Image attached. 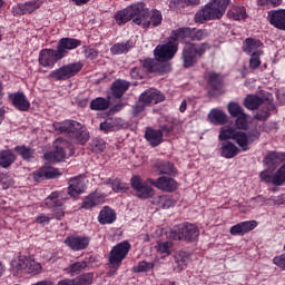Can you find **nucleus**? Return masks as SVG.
I'll list each match as a JSON object with an SVG mask.
<instances>
[{"instance_id":"1","label":"nucleus","mask_w":285,"mask_h":285,"mask_svg":"<svg viewBox=\"0 0 285 285\" xmlns=\"http://www.w3.org/2000/svg\"><path fill=\"white\" fill-rule=\"evenodd\" d=\"M55 130L66 135L73 144L86 146L90 141V132L81 122L76 120H66L63 122H53Z\"/></svg>"},{"instance_id":"2","label":"nucleus","mask_w":285,"mask_h":285,"mask_svg":"<svg viewBox=\"0 0 285 285\" xmlns=\"http://www.w3.org/2000/svg\"><path fill=\"white\" fill-rule=\"evenodd\" d=\"M210 48L212 46L208 42H185L180 56L183 68H195L199 59H203Z\"/></svg>"},{"instance_id":"3","label":"nucleus","mask_w":285,"mask_h":285,"mask_svg":"<svg viewBox=\"0 0 285 285\" xmlns=\"http://www.w3.org/2000/svg\"><path fill=\"white\" fill-rule=\"evenodd\" d=\"M229 4L230 0H213L198 10L194 19L196 23H206V21L222 19L226 14Z\"/></svg>"},{"instance_id":"4","label":"nucleus","mask_w":285,"mask_h":285,"mask_svg":"<svg viewBox=\"0 0 285 285\" xmlns=\"http://www.w3.org/2000/svg\"><path fill=\"white\" fill-rule=\"evenodd\" d=\"M114 17L118 26H124V23H128V21H132L136 26H141L146 17V7L144 3L138 2L116 12Z\"/></svg>"},{"instance_id":"5","label":"nucleus","mask_w":285,"mask_h":285,"mask_svg":"<svg viewBox=\"0 0 285 285\" xmlns=\"http://www.w3.org/2000/svg\"><path fill=\"white\" fill-rule=\"evenodd\" d=\"M169 237L183 242H197L199 227L193 223H183L170 229Z\"/></svg>"},{"instance_id":"6","label":"nucleus","mask_w":285,"mask_h":285,"mask_svg":"<svg viewBox=\"0 0 285 285\" xmlns=\"http://www.w3.org/2000/svg\"><path fill=\"white\" fill-rule=\"evenodd\" d=\"M81 68H83L81 62L69 63L51 71L49 78L55 81H66L75 77L78 72H81Z\"/></svg>"},{"instance_id":"7","label":"nucleus","mask_w":285,"mask_h":285,"mask_svg":"<svg viewBox=\"0 0 285 285\" xmlns=\"http://www.w3.org/2000/svg\"><path fill=\"white\" fill-rule=\"evenodd\" d=\"M131 245L128 240H124L114 246L109 253V264L114 266V268H119L121 263L126 257H128V253H130Z\"/></svg>"},{"instance_id":"8","label":"nucleus","mask_w":285,"mask_h":285,"mask_svg":"<svg viewBox=\"0 0 285 285\" xmlns=\"http://www.w3.org/2000/svg\"><path fill=\"white\" fill-rule=\"evenodd\" d=\"M130 184L131 188L136 190V197L139 199H150V197L155 196V189H153L146 180L141 179V177L134 176Z\"/></svg>"},{"instance_id":"9","label":"nucleus","mask_w":285,"mask_h":285,"mask_svg":"<svg viewBox=\"0 0 285 285\" xmlns=\"http://www.w3.org/2000/svg\"><path fill=\"white\" fill-rule=\"evenodd\" d=\"M177 40L168 41L165 45H158L154 51V55L158 61H169L175 55H177Z\"/></svg>"},{"instance_id":"10","label":"nucleus","mask_w":285,"mask_h":285,"mask_svg":"<svg viewBox=\"0 0 285 285\" xmlns=\"http://www.w3.org/2000/svg\"><path fill=\"white\" fill-rule=\"evenodd\" d=\"M53 155L56 161H63L66 157H72L75 155V148H72V145L68 142V140L58 138L53 142Z\"/></svg>"},{"instance_id":"11","label":"nucleus","mask_w":285,"mask_h":285,"mask_svg":"<svg viewBox=\"0 0 285 285\" xmlns=\"http://www.w3.org/2000/svg\"><path fill=\"white\" fill-rule=\"evenodd\" d=\"M46 206L49 208H53V217L61 220L63 217H66V212H63V198H61L59 191H53L51 193L47 198H46Z\"/></svg>"},{"instance_id":"12","label":"nucleus","mask_w":285,"mask_h":285,"mask_svg":"<svg viewBox=\"0 0 285 285\" xmlns=\"http://www.w3.org/2000/svg\"><path fill=\"white\" fill-rule=\"evenodd\" d=\"M62 56L59 53L58 49H42L39 53V63L43 68H55L58 61H61Z\"/></svg>"},{"instance_id":"13","label":"nucleus","mask_w":285,"mask_h":285,"mask_svg":"<svg viewBox=\"0 0 285 285\" xmlns=\"http://www.w3.org/2000/svg\"><path fill=\"white\" fill-rule=\"evenodd\" d=\"M262 181L273 184V186H284L285 183V164L273 175V171L266 169L259 174Z\"/></svg>"},{"instance_id":"14","label":"nucleus","mask_w":285,"mask_h":285,"mask_svg":"<svg viewBox=\"0 0 285 285\" xmlns=\"http://www.w3.org/2000/svg\"><path fill=\"white\" fill-rule=\"evenodd\" d=\"M173 177L174 176H160L156 180L149 179V183L163 193H175V190L179 188V183H177Z\"/></svg>"},{"instance_id":"15","label":"nucleus","mask_w":285,"mask_h":285,"mask_svg":"<svg viewBox=\"0 0 285 285\" xmlns=\"http://www.w3.org/2000/svg\"><path fill=\"white\" fill-rule=\"evenodd\" d=\"M68 195L72 197V199H78L79 195H83L86 193V180L82 176H76L68 181Z\"/></svg>"},{"instance_id":"16","label":"nucleus","mask_w":285,"mask_h":285,"mask_svg":"<svg viewBox=\"0 0 285 285\" xmlns=\"http://www.w3.org/2000/svg\"><path fill=\"white\" fill-rule=\"evenodd\" d=\"M66 246L71 250L79 252L86 250L88 246H90V237L89 236H68L65 239Z\"/></svg>"},{"instance_id":"17","label":"nucleus","mask_w":285,"mask_h":285,"mask_svg":"<svg viewBox=\"0 0 285 285\" xmlns=\"http://www.w3.org/2000/svg\"><path fill=\"white\" fill-rule=\"evenodd\" d=\"M9 99L12 106L20 112H28L30 110V100H28L26 94L21 91L9 94Z\"/></svg>"},{"instance_id":"18","label":"nucleus","mask_w":285,"mask_h":285,"mask_svg":"<svg viewBox=\"0 0 285 285\" xmlns=\"http://www.w3.org/2000/svg\"><path fill=\"white\" fill-rule=\"evenodd\" d=\"M145 17L142 18V22L140 26L142 28H150L153 26L154 28H157V26H161V21L164 20V17L161 16V11L159 10H151L148 11V9L145 8Z\"/></svg>"},{"instance_id":"19","label":"nucleus","mask_w":285,"mask_h":285,"mask_svg":"<svg viewBox=\"0 0 285 285\" xmlns=\"http://www.w3.org/2000/svg\"><path fill=\"white\" fill-rule=\"evenodd\" d=\"M81 46V40H77L75 38H61L58 42L57 50L60 53V57H66L68 55V50H75Z\"/></svg>"},{"instance_id":"20","label":"nucleus","mask_w":285,"mask_h":285,"mask_svg":"<svg viewBox=\"0 0 285 285\" xmlns=\"http://www.w3.org/2000/svg\"><path fill=\"white\" fill-rule=\"evenodd\" d=\"M255 228H257V220H246L232 226L229 233L233 236H244L246 233L255 230Z\"/></svg>"},{"instance_id":"21","label":"nucleus","mask_w":285,"mask_h":285,"mask_svg":"<svg viewBox=\"0 0 285 285\" xmlns=\"http://www.w3.org/2000/svg\"><path fill=\"white\" fill-rule=\"evenodd\" d=\"M59 175H61L59 169L45 165L33 173V179L35 181H41V179H55L56 177H59Z\"/></svg>"},{"instance_id":"22","label":"nucleus","mask_w":285,"mask_h":285,"mask_svg":"<svg viewBox=\"0 0 285 285\" xmlns=\"http://www.w3.org/2000/svg\"><path fill=\"white\" fill-rule=\"evenodd\" d=\"M145 139L153 148H157L164 141V131L161 129H155L153 127H147L145 131Z\"/></svg>"},{"instance_id":"23","label":"nucleus","mask_w":285,"mask_h":285,"mask_svg":"<svg viewBox=\"0 0 285 285\" xmlns=\"http://www.w3.org/2000/svg\"><path fill=\"white\" fill-rule=\"evenodd\" d=\"M262 109L254 116V119L258 121H266L271 117V110H275V104H273V96L266 97V101L262 104Z\"/></svg>"},{"instance_id":"24","label":"nucleus","mask_w":285,"mask_h":285,"mask_svg":"<svg viewBox=\"0 0 285 285\" xmlns=\"http://www.w3.org/2000/svg\"><path fill=\"white\" fill-rule=\"evenodd\" d=\"M165 99L166 97L157 89H148L140 95V101H144L147 106L148 104H161Z\"/></svg>"},{"instance_id":"25","label":"nucleus","mask_w":285,"mask_h":285,"mask_svg":"<svg viewBox=\"0 0 285 285\" xmlns=\"http://www.w3.org/2000/svg\"><path fill=\"white\" fill-rule=\"evenodd\" d=\"M262 48H264V45L259 39L247 38L244 42V52L249 56L264 55Z\"/></svg>"},{"instance_id":"26","label":"nucleus","mask_w":285,"mask_h":285,"mask_svg":"<svg viewBox=\"0 0 285 285\" xmlns=\"http://www.w3.org/2000/svg\"><path fill=\"white\" fill-rule=\"evenodd\" d=\"M283 161H285V154L279 151H269L264 158V163L272 170H275Z\"/></svg>"},{"instance_id":"27","label":"nucleus","mask_w":285,"mask_h":285,"mask_svg":"<svg viewBox=\"0 0 285 285\" xmlns=\"http://www.w3.org/2000/svg\"><path fill=\"white\" fill-rule=\"evenodd\" d=\"M269 23L278 30H285V9L271 11Z\"/></svg>"},{"instance_id":"28","label":"nucleus","mask_w":285,"mask_h":285,"mask_svg":"<svg viewBox=\"0 0 285 285\" xmlns=\"http://www.w3.org/2000/svg\"><path fill=\"white\" fill-rule=\"evenodd\" d=\"M159 175H167L168 177H175L177 175V168L175 164L168 160H158L155 165Z\"/></svg>"},{"instance_id":"29","label":"nucleus","mask_w":285,"mask_h":285,"mask_svg":"<svg viewBox=\"0 0 285 285\" xmlns=\"http://www.w3.org/2000/svg\"><path fill=\"white\" fill-rule=\"evenodd\" d=\"M128 88H130V82L118 79L111 85V95L115 99H121L128 91Z\"/></svg>"},{"instance_id":"30","label":"nucleus","mask_w":285,"mask_h":285,"mask_svg":"<svg viewBox=\"0 0 285 285\" xmlns=\"http://www.w3.org/2000/svg\"><path fill=\"white\" fill-rule=\"evenodd\" d=\"M98 222L102 226H106V224H115V222H117V213H115L112 208L106 206L100 210Z\"/></svg>"},{"instance_id":"31","label":"nucleus","mask_w":285,"mask_h":285,"mask_svg":"<svg viewBox=\"0 0 285 285\" xmlns=\"http://www.w3.org/2000/svg\"><path fill=\"white\" fill-rule=\"evenodd\" d=\"M43 6L41 0L27 1L23 4L18 6V14H32L35 10H39Z\"/></svg>"},{"instance_id":"32","label":"nucleus","mask_w":285,"mask_h":285,"mask_svg":"<svg viewBox=\"0 0 285 285\" xmlns=\"http://www.w3.org/2000/svg\"><path fill=\"white\" fill-rule=\"evenodd\" d=\"M263 104H266V97H259L255 95H248L244 99V106L247 110H257Z\"/></svg>"},{"instance_id":"33","label":"nucleus","mask_w":285,"mask_h":285,"mask_svg":"<svg viewBox=\"0 0 285 285\" xmlns=\"http://www.w3.org/2000/svg\"><path fill=\"white\" fill-rule=\"evenodd\" d=\"M220 155L225 159H233V157H237L239 155V148L230 141H226L222 144Z\"/></svg>"},{"instance_id":"34","label":"nucleus","mask_w":285,"mask_h":285,"mask_svg":"<svg viewBox=\"0 0 285 285\" xmlns=\"http://www.w3.org/2000/svg\"><path fill=\"white\" fill-rule=\"evenodd\" d=\"M17 161V156L11 149H4L0 151V167L10 168L12 164Z\"/></svg>"},{"instance_id":"35","label":"nucleus","mask_w":285,"mask_h":285,"mask_svg":"<svg viewBox=\"0 0 285 285\" xmlns=\"http://www.w3.org/2000/svg\"><path fill=\"white\" fill-rule=\"evenodd\" d=\"M135 48V42L132 40H127L126 42L115 43L111 48V55H126V52H130Z\"/></svg>"},{"instance_id":"36","label":"nucleus","mask_w":285,"mask_h":285,"mask_svg":"<svg viewBox=\"0 0 285 285\" xmlns=\"http://www.w3.org/2000/svg\"><path fill=\"white\" fill-rule=\"evenodd\" d=\"M101 204V196L98 193H91L87 197H85L81 208L85 210H90V208H95Z\"/></svg>"},{"instance_id":"37","label":"nucleus","mask_w":285,"mask_h":285,"mask_svg":"<svg viewBox=\"0 0 285 285\" xmlns=\"http://www.w3.org/2000/svg\"><path fill=\"white\" fill-rule=\"evenodd\" d=\"M151 204L154 206H157V208H171V206L175 205V199H173V196L170 195H163V196H157L151 200Z\"/></svg>"},{"instance_id":"38","label":"nucleus","mask_w":285,"mask_h":285,"mask_svg":"<svg viewBox=\"0 0 285 285\" xmlns=\"http://www.w3.org/2000/svg\"><path fill=\"white\" fill-rule=\"evenodd\" d=\"M209 121L212 124H215L216 126H223V124H226L228 121V116L224 114V111L219 109H213L209 115Z\"/></svg>"},{"instance_id":"39","label":"nucleus","mask_w":285,"mask_h":285,"mask_svg":"<svg viewBox=\"0 0 285 285\" xmlns=\"http://www.w3.org/2000/svg\"><path fill=\"white\" fill-rule=\"evenodd\" d=\"M26 266H27V257L22 256L18 258L17 261L11 262V273L12 275H23L26 273Z\"/></svg>"},{"instance_id":"40","label":"nucleus","mask_w":285,"mask_h":285,"mask_svg":"<svg viewBox=\"0 0 285 285\" xmlns=\"http://www.w3.org/2000/svg\"><path fill=\"white\" fill-rule=\"evenodd\" d=\"M90 108L91 110H97V111L108 110L110 108V100L104 97L95 98L90 102Z\"/></svg>"},{"instance_id":"41","label":"nucleus","mask_w":285,"mask_h":285,"mask_svg":"<svg viewBox=\"0 0 285 285\" xmlns=\"http://www.w3.org/2000/svg\"><path fill=\"white\" fill-rule=\"evenodd\" d=\"M87 268H88L87 261L76 262L69 265V267L67 268V273L72 277H75V275H81V273H83V271H86Z\"/></svg>"},{"instance_id":"42","label":"nucleus","mask_w":285,"mask_h":285,"mask_svg":"<svg viewBox=\"0 0 285 285\" xmlns=\"http://www.w3.org/2000/svg\"><path fill=\"white\" fill-rule=\"evenodd\" d=\"M14 153L20 155L24 161H30V159H35V149L27 147L26 145L16 146Z\"/></svg>"},{"instance_id":"43","label":"nucleus","mask_w":285,"mask_h":285,"mask_svg":"<svg viewBox=\"0 0 285 285\" xmlns=\"http://www.w3.org/2000/svg\"><path fill=\"white\" fill-rule=\"evenodd\" d=\"M206 78L214 90H219V88H222V81H224L222 75L210 71L206 75Z\"/></svg>"},{"instance_id":"44","label":"nucleus","mask_w":285,"mask_h":285,"mask_svg":"<svg viewBox=\"0 0 285 285\" xmlns=\"http://www.w3.org/2000/svg\"><path fill=\"white\" fill-rule=\"evenodd\" d=\"M234 141L242 148V150H248V145L250 144L248 140V136L244 131H236L234 136Z\"/></svg>"},{"instance_id":"45","label":"nucleus","mask_w":285,"mask_h":285,"mask_svg":"<svg viewBox=\"0 0 285 285\" xmlns=\"http://www.w3.org/2000/svg\"><path fill=\"white\" fill-rule=\"evenodd\" d=\"M75 285H91L95 282L94 273H83L73 278Z\"/></svg>"},{"instance_id":"46","label":"nucleus","mask_w":285,"mask_h":285,"mask_svg":"<svg viewBox=\"0 0 285 285\" xmlns=\"http://www.w3.org/2000/svg\"><path fill=\"white\" fill-rule=\"evenodd\" d=\"M42 267L37 261H32L27 258L26 273L29 275H39L41 273Z\"/></svg>"},{"instance_id":"47","label":"nucleus","mask_w":285,"mask_h":285,"mask_svg":"<svg viewBox=\"0 0 285 285\" xmlns=\"http://www.w3.org/2000/svg\"><path fill=\"white\" fill-rule=\"evenodd\" d=\"M236 134H237V131L235 129H233V127H223L220 129L218 139L220 141H227V139H235Z\"/></svg>"},{"instance_id":"48","label":"nucleus","mask_w":285,"mask_h":285,"mask_svg":"<svg viewBox=\"0 0 285 285\" xmlns=\"http://www.w3.org/2000/svg\"><path fill=\"white\" fill-rule=\"evenodd\" d=\"M89 146L92 153H104V150H106V141L101 138H94Z\"/></svg>"},{"instance_id":"49","label":"nucleus","mask_w":285,"mask_h":285,"mask_svg":"<svg viewBox=\"0 0 285 285\" xmlns=\"http://www.w3.org/2000/svg\"><path fill=\"white\" fill-rule=\"evenodd\" d=\"M155 268L154 263H148L146 261L139 262L136 266L132 267L134 273H148V271H153Z\"/></svg>"},{"instance_id":"50","label":"nucleus","mask_w":285,"mask_h":285,"mask_svg":"<svg viewBox=\"0 0 285 285\" xmlns=\"http://www.w3.org/2000/svg\"><path fill=\"white\" fill-rule=\"evenodd\" d=\"M227 110L230 117H239L240 115H244V108H242L237 102H229Z\"/></svg>"},{"instance_id":"51","label":"nucleus","mask_w":285,"mask_h":285,"mask_svg":"<svg viewBox=\"0 0 285 285\" xmlns=\"http://www.w3.org/2000/svg\"><path fill=\"white\" fill-rule=\"evenodd\" d=\"M235 124L238 130H246L248 128V115L243 112L240 116H236Z\"/></svg>"},{"instance_id":"52","label":"nucleus","mask_w":285,"mask_h":285,"mask_svg":"<svg viewBox=\"0 0 285 285\" xmlns=\"http://www.w3.org/2000/svg\"><path fill=\"white\" fill-rule=\"evenodd\" d=\"M228 17H230L234 21H242L246 19V9L244 7H240L235 11H229Z\"/></svg>"},{"instance_id":"53","label":"nucleus","mask_w":285,"mask_h":285,"mask_svg":"<svg viewBox=\"0 0 285 285\" xmlns=\"http://www.w3.org/2000/svg\"><path fill=\"white\" fill-rule=\"evenodd\" d=\"M173 70V67H170V63L168 62H159L157 59L156 61V69L154 72H157L158 75H166Z\"/></svg>"},{"instance_id":"54","label":"nucleus","mask_w":285,"mask_h":285,"mask_svg":"<svg viewBox=\"0 0 285 285\" xmlns=\"http://www.w3.org/2000/svg\"><path fill=\"white\" fill-rule=\"evenodd\" d=\"M175 263L177 264V268L179 271H184V268H186V266L188 265V256H186V253H179L175 257Z\"/></svg>"},{"instance_id":"55","label":"nucleus","mask_w":285,"mask_h":285,"mask_svg":"<svg viewBox=\"0 0 285 285\" xmlns=\"http://www.w3.org/2000/svg\"><path fill=\"white\" fill-rule=\"evenodd\" d=\"M111 188L114 193H121V190H128V185L121 179L116 178L111 181Z\"/></svg>"},{"instance_id":"56","label":"nucleus","mask_w":285,"mask_h":285,"mask_svg":"<svg viewBox=\"0 0 285 285\" xmlns=\"http://www.w3.org/2000/svg\"><path fill=\"white\" fill-rule=\"evenodd\" d=\"M146 104L139 97V100L132 107L134 117H139L144 110H146Z\"/></svg>"},{"instance_id":"57","label":"nucleus","mask_w":285,"mask_h":285,"mask_svg":"<svg viewBox=\"0 0 285 285\" xmlns=\"http://www.w3.org/2000/svg\"><path fill=\"white\" fill-rule=\"evenodd\" d=\"M208 37V31L206 29H199L190 33L191 41H202Z\"/></svg>"},{"instance_id":"58","label":"nucleus","mask_w":285,"mask_h":285,"mask_svg":"<svg viewBox=\"0 0 285 285\" xmlns=\"http://www.w3.org/2000/svg\"><path fill=\"white\" fill-rule=\"evenodd\" d=\"M156 68H157V60H153V59L144 60L142 70H146V72H155Z\"/></svg>"},{"instance_id":"59","label":"nucleus","mask_w":285,"mask_h":285,"mask_svg":"<svg viewBox=\"0 0 285 285\" xmlns=\"http://www.w3.org/2000/svg\"><path fill=\"white\" fill-rule=\"evenodd\" d=\"M259 57H262V55L250 56L249 68L252 70H257V68H259V66H262V60L259 59Z\"/></svg>"},{"instance_id":"60","label":"nucleus","mask_w":285,"mask_h":285,"mask_svg":"<svg viewBox=\"0 0 285 285\" xmlns=\"http://www.w3.org/2000/svg\"><path fill=\"white\" fill-rule=\"evenodd\" d=\"M173 35H174L175 39H186V37H188V35H190V29L180 28L178 30L173 31Z\"/></svg>"},{"instance_id":"61","label":"nucleus","mask_w":285,"mask_h":285,"mask_svg":"<svg viewBox=\"0 0 285 285\" xmlns=\"http://www.w3.org/2000/svg\"><path fill=\"white\" fill-rule=\"evenodd\" d=\"M100 130H104V132H115V127L112 125V120L107 119L104 122H101Z\"/></svg>"},{"instance_id":"62","label":"nucleus","mask_w":285,"mask_h":285,"mask_svg":"<svg viewBox=\"0 0 285 285\" xmlns=\"http://www.w3.org/2000/svg\"><path fill=\"white\" fill-rule=\"evenodd\" d=\"M130 77L132 79H144V69L141 67H134L130 70Z\"/></svg>"},{"instance_id":"63","label":"nucleus","mask_w":285,"mask_h":285,"mask_svg":"<svg viewBox=\"0 0 285 285\" xmlns=\"http://www.w3.org/2000/svg\"><path fill=\"white\" fill-rule=\"evenodd\" d=\"M246 135H247V139H248L249 144H253V141H257V139H259L261 132H259V130L254 129L252 131H248Z\"/></svg>"},{"instance_id":"64","label":"nucleus","mask_w":285,"mask_h":285,"mask_svg":"<svg viewBox=\"0 0 285 285\" xmlns=\"http://www.w3.org/2000/svg\"><path fill=\"white\" fill-rule=\"evenodd\" d=\"M99 52L95 50L94 48H89L85 50V57L86 59H97V56Z\"/></svg>"}]
</instances>
